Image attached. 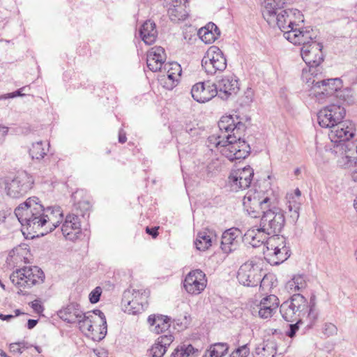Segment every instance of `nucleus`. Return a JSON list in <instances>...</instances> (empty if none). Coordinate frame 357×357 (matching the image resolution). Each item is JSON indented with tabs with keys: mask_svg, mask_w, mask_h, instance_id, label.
Wrapping results in <instances>:
<instances>
[{
	"mask_svg": "<svg viewBox=\"0 0 357 357\" xmlns=\"http://www.w3.org/2000/svg\"><path fill=\"white\" fill-rule=\"evenodd\" d=\"M277 310L259 304L257 309H254L253 313H257L258 316L261 319H270L276 312Z\"/></svg>",
	"mask_w": 357,
	"mask_h": 357,
	"instance_id": "nucleus-41",
	"label": "nucleus"
},
{
	"mask_svg": "<svg viewBox=\"0 0 357 357\" xmlns=\"http://www.w3.org/2000/svg\"><path fill=\"white\" fill-rule=\"evenodd\" d=\"M83 193V190H77L73 193L72 199H73L74 204L77 209L80 208L83 209L84 211H87L91 206L90 202L86 200H80L78 199V197L82 196Z\"/></svg>",
	"mask_w": 357,
	"mask_h": 357,
	"instance_id": "nucleus-42",
	"label": "nucleus"
},
{
	"mask_svg": "<svg viewBox=\"0 0 357 357\" xmlns=\"http://www.w3.org/2000/svg\"><path fill=\"white\" fill-rule=\"evenodd\" d=\"M21 344H24V342L11 343L10 344V352L18 353L20 354H22L23 351L21 350Z\"/></svg>",
	"mask_w": 357,
	"mask_h": 357,
	"instance_id": "nucleus-57",
	"label": "nucleus"
},
{
	"mask_svg": "<svg viewBox=\"0 0 357 357\" xmlns=\"http://www.w3.org/2000/svg\"><path fill=\"white\" fill-rule=\"evenodd\" d=\"M295 321V324H291L289 325V329L286 332V335L289 337H293L295 336L296 332L299 328L298 325L303 323L302 319H297Z\"/></svg>",
	"mask_w": 357,
	"mask_h": 357,
	"instance_id": "nucleus-50",
	"label": "nucleus"
},
{
	"mask_svg": "<svg viewBox=\"0 0 357 357\" xmlns=\"http://www.w3.org/2000/svg\"><path fill=\"white\" fill-rule=\"evenodd\" d=\"M158 227H155L150 228L149 227H146V232L151 235L153 238H155L158 236Z\"/></svg>",
	"mask_w": 357,
	"mask_h": 357,
	"instance_id": "nucleus-60",
	"label": "nucleus"
},
{
	"mask_svg": "<svg viewBox=\"0 0 357 357\" xmlns=\"http://www.w3.org/2000/svg\"><path fill=\"white\" fill-rule=\"evenodd\" d=\"M166 60V54L163 47L155 46L147 53L146 63L153 72L160 71Z\"/></svg>",
	"mask_w": 357,
	"mask_h": 357,
	"instance_id": "nucleus-22",
	"label": "nucleus"
},
{
	"mask_svg": "<svg viewBox=\"0 0 357 357\" xmlns=\"http://www.w3.org/2000/svg\"><path fill=\"white\" fill-rule=\"evenodd\" d=\"M289 209L291 212L290 220L292 223H295L298 220V217H299V213H298L299 206H296V205H294L292 206L290 204L289 206Z\"/></svg>",
	"mask_w": 357,
	"mask_h": 357,
	"instance_id": "nucleus-55",
	"label": "nucleus"
},
{
	"mask_svg": "<svg viewBox=\"0 0 357 357\" xmlns=\"http://www.w3.org/2000/svg\"><path fill=\"white\" fill-rule=\"evenodd\" d=\"M102 294V289L100 287H96L89 296V301L91 303L95 304L100 301V298Z\"/></svg>",
	"mask_w": 357,
	"mask_h": 357,
	"instance_id": "nucleus-49",
	"label": "nucleus"
},
{
	"mask_svg": "<svg viewBox=\"0 0 357 357\" xmlns=\"http://www.w3.org/2000/svg\"><path fill=\"white\" fill-rule=\"evenodd\" d=\"M173 340L174 337L172 335H165L158 337L157 342H159L160 344H162V346H164V348L167 349V347H169L170 344L173 342Z\"/></svg>",
	"mask_w": 357,
	"mask_h": 357,
	"instance_id": "nucleus-53",
	"label": "nucleus"
},
{
	"mask_svg": "<svg viewBox=\"0 0 357 357\" xmlns=\"http://www.w3.org/2000/svg\"><path fill=\"white\" fill-rule=\"evenodd\" d=\"M198 35L203 42L210 44L218 39L220 31L214 23L209 22L199 30Z\"/></svg>",
	"mask_w": 357,
	"mask_h": 357,
	"instance_id": "nucleus-31",
	"label": "nucleus"
},
{
	"mask_svg": "<svg viewBox=\"0 0 357 357\" xmlns=\"http://www.w3.org/2000/svg\"><path fill=\"white\" fill-rule=\"evenodd\" d=\"M250 349L247 344L243 345L237 348L229 356V357H248Z\"/></svg>",
	"mask_w": 357,
	"mask_h": 357,
	"instance_id": "nucleus-47",
	"label": "nucleus"
},
{
	"mask_svg": "<svg viewBox=\"0 0 357 357\" xmlns=\"http://www.w3.org/2000/svg\"><path fill=\"white\" fill-rule=\"evenodd\" d=\"M303 82L311 91L310 96H315L319 100L332 96L346 100V96L350 93L348 88L342 89V82L340 78L324 79L322 74L310 77L304 74Z\"/></svg>",
	"mask_w": 357,
	"mask_h": 357,
	"instance_id": "nucleus-3",
	"label": "nucleus"
},
{
	"mask_svg": "<svg viewBox=\"0 0 357 357\" xmlns=\"http://www.w3.org/2000/svg\"><path fill=\"white\" fill-rule=\"evenodd\" d=\"M148 296V293L145 290L132 289L131 291V297L133 299H137V302L142 303V304H144L146 306H147Z\"/></svg>",
	"mask_w": 357,
	"mask_h": 357,
	"instance_id": "nucleus-46",
	"label": "nucleus"
},
{
	"mask_svg": "<svg viewBox=\"0 0 357 357\" xmlns=\"http://www.w3.org/2000/svg\"><path fill=\"white\" fill-rule=\"evenodd\" d=\"M254 176V170L250 166L232 172L229 181L233 190H245L250 186Z\"/></svg>",
	"mask_w": 357,
	"mask_h": 357,
	"instance_id": "nucleus-17",
	"label": "nucleus"
},
{
	"mask_svg": "<svg viewBox=\"0 0 357 357\" xmlns=\"http://www.w3.org/2000/svg\"><path fill=\"white\" fill-rule=\"evenodd\" d=\"M318 311L316 308V297L312 296L310 298V303H308L307 311L305 314L307 318L309 319L308 326H312L318 318Z\"/></svg>",
	"mask_w": 357,
	"mask_h": 357,
	"instance_id": "nucleus-39",
	"label": "nucleus"
},
{
	"mask_svg": "<svg viewBox=\"0 0 357 357\" xmlns=\"http://www.w3.org/2000/svg\"><path fill=\"white\" fill-rule=\"evenodd\" d=\"M77 322L82 332L94 341L102 340L107 334V326H102L100 324H99L100 332L98 333H94L93 324H96L98 321L96 320V317L90 312L84 313L82 317L79 319Z\"/></svg>",
	"mask_w": 357,
	"mask_h": 357,
	"instance_id": "nucleus-14",
	"label": "nucleus"
},
{
	"mask_svg": "<svg viewBox=\"0 0 357 357\" xmlns=\"http://www.w3.org/2000/svg\"><path fill=\"white\" fill-rule=\"evenodd\" d=\"M170 66H172V67L167 70V77L174 81L176 75L180 76L181 74V66L176 62L169 64L166 63L165 64V70L167 69V66L169 67Z\"/></svg>",
	"mask_w": 357,
	"mask_h": 357,
	"instance_id": "nucleus-43",
	"label": "nucleus"
},
{
	"mask_svg": "<svg viewBox=\"0 0 357 357\" xmlns=\"http://www.w3.org/2000/svg\"><path fill=\"white\" fill-rule=\"evenodd\" d=\"M259 304L263 305H267V307H268L278 310V308L279 307L280 301H279L278 298L276 296H275L273 294H271V295H268V296L263 298L261 300Z\"/></svg>",
	"mask_w": 357,
	"mask_h": 357,
	"instance_id": "nucleus-44",
	"label": "nucleus"
},
{
	"mask_svg": "<svg viewBox=\"0 0 357 357\" xmlns=\"http://www.w3.org/2000/svg\"><path fill=\"white\" fill-rule=\"evenodd\" d=\"M354 124L350 121H340L333 127L328 134L329 138L334 144L351 142L349 139L354 136Z\"/></svg>",
	"mask_w": 357,
	"mask_h": 357,
	"instance_id": "nucleus-16",
	"label": "nucleus"
},
{
	"mask_svg": "<svg viewBox=\"0 0 357 357\" xmlns=\"http://www.w3.org/2000/svg\"><path fill=\"white\" fill-rule=\"evenodd\" d=\"M294 0H264V8L262 10V15L264 20H269L273 22V13L282 10V8L284 4L289 3Z\"/></svg>",
	"mask_w": 357,
	"mask_h": 357,
	"instance_id": "nucleus-27",
	"label": "nucleus"
},
{
	"mask_svg": "<svg viewBox=\"0 0 357 357\" xmlns=\"http://www.w3.org/2000/svg\"><path fill=\"white\" fill-rule=\"evenodd\" d=\"M206 283L205 273L200 269H196L185 276L183 287L188 294L198 295L204 290Z\"/></svg>",
	"mask_w": 357,
	"mask_h": 357,
	"instance_id": "nucleus-15",
	"label": "nucleus"
},
{
	"mask_svg": "<svg viewBox=\"0 0 357 357\" xmlns=\"http://www.w3.org/2000/svg\"><path fill=\"white\" fill-rule=\"evenodd\" d=\"M139 35L146 45H152L158 37L155 24L151 20H146L139 29Z\"/></svg>",
	"mask_w": 357,
	"mask_h": 357,
	"instance_id": "nucleus-30",
	"label": "nucleus"
},
{
	"mask_svg": "<svg viewBox=\"0 0 357 357\" xmlns=\"http://www.w3.org/2000/svg\"><path fill=\"white\" fill-rule=\"evenodd\" d=\"M201 351L192 344H183L172 352L171 357H198Z\"/></svg>",
	"mask_w": 357,
	"mask_h": 357,
	"instance_id": "nucleus-37",
	"label": "nucleus"
},
{
	"mask_svg": "<svg viewBox=\"0 0 357 357\" xmlns=\"http://www.w3.org/2000/svg\"><path fill=\"white\" fill-rule=\"evenodd\" d=\"M170 7L168 8V13L171 17H174V20H184L188 13L185 10V3L182 4L181 0H170Z\"/></svg>",
	"mask_w": 357,
	"mask_h": 357,
	"instance_id": "nucleus-34",
	"label": "nucleus"
},
{
	"mask_svg": "<svg viewBox=\"0 0 357 357\" xmlns=\"http://www.w3.org/2000/svg\"><path fill=\"white\" fill-rule=\"evenodd\" d=\"M350 174L353 181L357 182V161L350 170Z\"/></svg>",
	"mask_w": 357,
	"mask_h": 357,
	"instance_id": "nucleus-63",
	"label": "nucleus"
},
{
	"mask_svg": "<svg viewBox=\"0 0 357 357\" xmlns=\"http://www.w3.org/2000/svg\"><path fill=\"white\" fill-rule=\"evenodd\" d=\"M49 144H45L42 141L32 144L29 149V155L32 159L40 160L46 155L48 151Z\"/></svg>",
	"mask_w": 357,
	"mask_h": 357,
	"instance_id": "nucleus-38",
	"label": "nucleus"
},
{
	"mask_svg": "<svg viewBox=\"0 0 357 357\" xmlns=\"http://www.w3.org/2000/svg\"><path fill=\"white\" fill-rule=\"evenodd\" d=\"M345 109L338 105H330L319 110L317 121L319 126L325 128H332L345 116Z\"/></svg>",
	"mask_w": 357,
	"mask_h": 357,
	"instance_id": "nucleus-13",
	"label": "nucleus"
},
{
	"mask_svg": "<svg viewBox=\"0 0 357 357\" xmlns=\"http://www.w3.org/2000/svg\"><path fill=\"white\" fill-rule=\"evenodd\" d=\"M213 233L208 230L198 232L195 245L196 248L200 251H205L212 245Z\"/></svg>",
	"mask_w": 357,
	"mask_h": 357,
	"instance_id": "nucleus-35",
	"label": "nucleus"
},
{
	"mask_svg": "<svg viewBox=\"0 0 357 357\" xmlns=\"http://www.w3.org/2000/svg\"><path fill=\"white\" fill-rule=\"evenodd\" d=\"M268 234L264 233L260 229V227L256 229H252L247 231L243 234V241L250 244L253 248H259L264 245L263 250H266L267 242L270 238H268Z\"/></svg>",
	"mask_w": 357,
	"mask_h": 357,
	"instance_id": "nucleus-25",
	"label": "nucleus"
},
{
	"mask_svg": "<svg viewBox=\"0 0 357 357\" xmlns=\"http://www.w3.org/2000/svg\"><path fill=\"white\" fill-rule=\"evenodd\" d=\"M26 87H22L19 89H17V91H14V92H12V93H6V94H3V95H1L0 96V100H5V99H8V98H15L17 96H24V93H22V91H24Z\"/></svg>",
	"mask_w": 357,
	"mask_h": 357,
	"instance_id": "nucleus-54",
	"label": "nucleus"
},
{
	"mask_svg": "<svg viewBox=\"0 0 357 357\" xmlns=\"http://www.w3.org/2000/svg\"><path fill=\"white\" fill-rule=\"evenodd\" d=\"M275 342L273 340H268L257 346L253 354V357H275Z\"/></svg>",
	"mask_w": 357,
	"mask_h": 357,
	"instance_id": "nucleus-33",
	"label": "nucleus"
},
{
	"mask_svg": "<svg viewBox=\"0 0 357 357\" xmlns=\"http://www.w3.org/2000/svg\"><path fill=\"white\" fill-rule=\"evenodd\" d=\"M337 328L335 325L332 323H326L323 327V333L327 337H330L337 334Z\"/></svg>",
	"mask_w": 357,
	"mask_h": 357,
	"instance_id": "nucleus-48",
	"label": "nucleus"
},
{
	"mask_svg": "<svg viewBox=\"0 0 357 357\" xmlns=\"http://www.w3.org/2000/svg\"><path fill=\"white\" fill-rule=\"evenodd\" d=\"M31 307L33 310L38 313L42 312L43 310V305L40 303L38 300H35L31 303Z\"/></svg>",
	"mask_w": 357,
	"mask_h": 357,
	"instance_id": "nucleus-59",
	"label": "nucleus"
},
{
	"mask_svg": "<svg viewBox=\"0 0 357 357\" xmlns=\"http://www.w3.org/2000/svg\"><path fill=\"white\" fill-rule=\"evenodd\" d=\"M170 320V317L162 314H151L148 317V322L152 327L151 330L157 334L169 329Z\"/></svg>",
	"mask_w": 357,
	"mask_h": 357,
	"instance_id": "nucleus-28",
	"label": "nucleus"
},
{
	"mask_svg": "<svg viewBox=\"0 0 357 357\" xmlns=\"http://www.w3.org/2000/svg\"><path fill=\"white\" fill-rule=\"evenodd\" d=\"M236 120L238 117L236 116ZM232 135L227 134L231 137V144L225 151V156L229 160L245 159L250 153L251 149L250 145L242 139V134L245 130V125L240 121H234V126L232 127Z\"/></svg>",
	"mask_w": 357,
	"mask_h": 357,
	"instance_id": "nucleus-5",
	"label": "nucleus"
},
{
	"mask_svg": "<svg viewBox=\"0 0 357 357\" xmlns=\"http://www.w3.org/2000/svg\"><path fill=\"white\" fill-rule=\"evenodd\" d=\"M345 147L347 148V146ZM347 147L349 151H351L357 157V140L353 142H348Z\"/></svg>",
	"mask_w": 357,
	"mask_h": 357,
	"instance_id": "nucleus-61",
	"label": "nucleus"
},
{
	"mask_svg": "<svg viewBox=\"0 0 357 357\" xmlns=\"http://www.w3.org/2000/svg\"><path fill=\"white\" fill-rule=\"evenodd\" d=\"M244 209L252 218H260V229L278 237L285 223L284 211L275 205L272 190H250L243 199Z\"/></svg>",
	"mask_w": 357,
	"mask_h": 357,
	"instance_id": "nucleus-1",
	"label": "nucleus"
},
{
	"mask_svg": "<svg viewBox=\"0 0 357 357\" xmlns=\"http://www.w3.org/2000/svg\"><path fill=\"white\" fill-rule=\"evenodd\" d=\"M261 269L253 261H247L242 264L237 273V279L240 284L247 287H255L264 280Z\"/></svg>",
	"mask_w": 357,
	"mask_h": 357,
	"instance_id": "nucleus-12",
	"label": "nucleus"
},
{
	"mask_svg": "<svg viewBox=\"0 0 357 357\" xmlns=\"http://www.w3.org/2000/svg\"><path fill=\"white\" fill-rule=\"evenodd\" d=\"M59 317L68 323H75L84 315L79 305L76 303H71L66 307L58 312Z\"/></svg>",
	"mask_w": 357,
	"mask_h": 357,
	"instance_id": "nucleus-26",
	"label": "nucleus"
},
{
	"mask_svg": "<svg viewBox=\"0 0 357 357\" xmlns=\"http://www.w3.org/2000/svg\"><path fill=\"white\" fill-rule=\"evenodd\" d=\"M219 162L218 160H213L211 163L207 165L208 173H213L214 170H218L219 167Z\"/></svg>",
	"mask_w": 357,
	"mask_h": 357,
	"instance_id": "nucleus-58",
	"label": "nucleus"
},
{
	"mask_svg": "<svg viewBox=\"0 0 357 357\" xmlns=\"http://www.w3.org/2000/svg\"><path fill=\"white\" fill-rule=\"evenodd\" d=\"M218 96L222 100H227L229 96L236 93L239 90L238 79L234 75H228L219 79L215 84Z\"/></svg>",
	"mask_w": 357,
	"mask_h": 357,
	"instance_id": "nucleus-21",
	"label": "nucleus"
},
{
	"mask_svg": "<svg viewBox=\"0 0 357 357\" xmlns=\"http://www.w3.org/2000/svg\"><path fill=\"white\" fill-rule=\"evenodd\" d=\"M308 303L301 294H294L290 299L284 301L280 307L282 318L288 322L303 319L307 311Z\"/></svg>",
	"mask_w": 357,
	"mask_h": 357,
	"instance_id": "nucleus-7",
	"label": "nucleus"
},
{
	"mask_svg": "<svg viewBox=\"0 0 357 357\" xmlns=\"http://www.w3.org/2000/svg\"><path fill=\"white\" fill-rule=\"evenodd\" d=\"M7 195L13 198L25 195L32 188L33 179L26 172H19L12 180L5 181Z\"/></svg>",
	"mask_w": 357,
	"mask_h": 357,
	"instance_id": "nucleus-9",
	"label": "nucleus"
},
{
	"mask_svg": "<svg viewBox=\"0 0 357 357\" xmlns=\"http://www.w3.org/2000/svg\"><path fill=\"white\" fill-rule=\"evenodd\" d=\"M274 16L273 22L269 20H265L270 26H275V25L284 33V34L289 31L291 28H295L298 26L297 22H303L301 19L303 15L297 9H286L282 10L278 12L273 13Z\"/></svg>",
	"mask_w": 357,
	"mask_h": 357,
	"instance_id": "nucleus-11",
	"label": "nucleus"
},
{
	"mask_svg": "<svg viewBox=\"0 0 357 357\" xmlns=\"http://www.w3.org/2000/svg\"><path fill=\"white\" fill-rule=\"evenodd\" d=\"M167 349L164 348L162 344L156 342L149 350V356L151 357H162Z\"/></svg>",
	"mask_w": 357,
	"mask_h": 357,
	"instance_id": "nucleus-45",
	"label": "nucleus"
},
{
	"mask_svg": "<svg viewBox=\"0 0 357 357\" xmlns=\"http://www.w3.org/2000/svg\"><path fill=\"white\" fill-rule=\"evenodd\" d=\"M296 283V290H301L306 287L307 283L303 275H296L294 276Z\"/></svg>",
	"mask_w": 357,
	"mask_h": 357,
	"instance_id": "nucleus-51",
	"label": "nucleus"
},
{
	"mask_svg": "<svg viewBox=\"0 0 357 357\" xmlns=\"http://www.w3.org/2000/svg\"><path fill=\"white\" fill-rule=\"evenodd\" d=\"M45 280V274L41 268L38 266H25L17 269L10 275L12 284L19 289L18 294L25 295L26 289H30L33 286L42 284Z\"/></svg>",
	"mask_w": 357,
	"mask_h": 357,
	"instance_id": "nucleus-4",
	"label": "nucleus"
},
{
	"mask_svg": "<svg viewBox=\"0 0 357 357\" xmlns=\"http://www.w3.org/2000/svg\"><path fill=\"white\" fill-rule=\"evenodd\" d=\"M285 288L289 291H297L296 290V283L294 278L286 284Z\"/></svg>",
	"mask_w": 357,
	"mask_h": 357,
	"instance_id": "nucleus-62",
	"label": "nucleus"
},
{
	"mask_svg": "<svg viewBox=\"0 0 357 357\" xmlns=\"http://www.w3.org/2000/svg\"><path fill=\"white\" fill-rule=\"evenodd\" d=\"M122 303L124 304L125 312L130 314H136L144 311L147 306L137 302V299L131 297V291L127 290L123 292Z\"/></svg>",
	"mask_w": 357,
	"mask_h": 357,
	"instance_id": "nucleus-29",
	"label": "nucleus"
},
{
	"mask_svg": "<svg viewBox=\"0 0 357 357\" xmlns=\"http://www.w3.org/2000/svg\"><path fill=\"white\" fill-rule=\"evenodd\" d=\"M80 222L78 215L69 214L66 216L61 227V231L66 238L74 240L80 233Z\"/></svg>",
	"mask_w": 357,
	"mask_h": 357,
	"instance_id": "nucleus-24",
	"label": "nucleus"
},
{
	"mask_svg": "<svg viewBox=\"0 0 357 357\" xmlns=\"http://www.w3.org/2000/svg\"><path fill=\"white\" fill-rule=\"evenodd\" d=\"M202 67L207 75H213L222 72L227 68V59L222 50L216 47H211L202 60Z\"/></svg>",
	"mask_w": 357,
	"mask_h": 357,
	"instance_id": "nucleus-10",
	"label": "nucleus"
},
{
	"mask_svg": "<svg viewBox=\"0 0 357 357\" xmlns=\"http://www.w3.org/2000/svg\"><path fill=\"white\" fill-rule=\"evenodd\" d=\"M91 314L93 315V317H96V320L97 319H99V324H100L102 326H107V321L106 317L104 314V313L100 310H94L93 312H90Z\"/></svg>",
	"mask_w": 357,
	"mask_h": 357,
	"instance_id": "nucleus-52",
	"label": "nucleus"
},
{
	"mask_svg": "<svg viewBox=\"0 0 357 357\" xmlns=\"http://www.w3.org/2000/svg\"><path fill=\"white\" fill-rule=\"evenodd\" d=\"M234 118L233 116H222L218 122V127L220 130L222 132L225 131V134H229V132H232V127L234 126Z\"/></svg>",
	"mask_w": 357,
	"mask_h": 357,
	"instance_id": "nucleus-40",
	"label": "nucleus"
},
{
	"mask_svg": "<svg viewBox=\"0 0 357 357\" xmlns=\"http://www.w3.org/2000/svg\"><path fill=\"white\" fill-rule=\"evenodd\" d=\"M253 91L252 90V89H248L243 97V103H244L245 105H250L253 100Z\"/></svg>",
	"mask_w": 357,
	"mask_h": 357,
	"instance_id": "nucleus-56",
	"label": "nucleus"
},
{
	"mask_svg": "<svg viewBox=\"0 0 357 357\" xmlns=\"http://www.w3.org/2000/svg\"><path fill=\"white\" fill-rule=\"evenodd\" d=\"M263 252L264 258L271 265H279L290 256V249L283 236L271 237Z\"/></svg>",
	"mask_w": 357,
	"mask_h": 357,
	"instance_id": "nucleus-8",
	"label": "nucleus"
},
{
	"mask_svg": "<svg viewBox=\"0 0 357 357\" xmlns=\"http://www.w3.org/2000/svg\"><path fill=\"white\" fill-rule=\"evenodd\" d=\"M231 142H233V140L231 139V137H229L227 134H215L208 137L207 146L211 150H213V148H224L222 151V154L225 155V151L227 148L229 147V145L231 144Z\"/></svg>",
	"mask_w": 357,
	"mask_h": 357,
	"instance_id": "nucleus-32",
	"label": "nucleus"
},
{
	"mask_svg": "<svg viewBox=\"0 0 357 357\" xmlns=\"http://www.w3.org/2000/svg\"><path fill=\"white\" fill-rule=\"evenodd\" d=\"M8 128L5 126H0V143L3 141L4 137L7 135Z\"/></svg>",
	"mask_w": 357,
	"mask_h": 357,
	"instance_id": "nucleus-64",
	"label": "nucleus"
},
{
	"mask_svg": "<svg viewBox=\"0 0 357 357\" xmlns=\"http://www.w3.org/2000/svg\"><path fill=\"white\" fill-rule=\"evenodd\" d=\"M215 84L201 82L194 84L191 89L192 97L198 102H206L218 96Z\"/></svg>",
	"mask_w": 357,
	"mask_h": 357,
	"instance_id": "nucleus-19",
	"label": "nucleus"
},
{
	"mask_svg": "<svg viewBox=\"0 0 357 357\" xmlns=\"http://www.w3.org/2000/svg\"><path fill=\"white\" fill-rule=\"evenodd\" d=\"M322 49L323 45L317 41H312L310 45L302 46L301 54L303 61L309 67L308 73L303 71V79L304 74L309 75V77L321 75L322 67L320 66V64L324 61Z\"/></svg>",
	"mask_w": 357,
	"mask_h": 357,
	"instance_id": "nucleus-6",
	"label": "nucleus"
},
{
	"mask_svg": "<svg viewBox=\"0 0 357 357\" xmlns=\"http://www.w3.org/2000/svg\"><path fill=\"white\" fill-rule=\"evenodd\" d=\"M15 214L22 226L38 236L52 231L63 218L60 206L45 208L36 197H30L19 205L15 209Z\"/></svg>",
	"mask_w": 357,
	"mask_h": 357,
	"instance_id": "nucleus-2",
	"label": "nucleus"
},
{
	"mask_svg": "<svg viewBox=\"0 0 357 357\" xmlns=\"http://www.w3.org/2000/svg\"><path fill=\"white\" fill-rule=\"evenodd\" d=\"M311 31L308 29L303 30L300 28H291L289 31L284 33V38L294 45H310L313 40V36Z\"/></svg>",
	"mask_w": 357,
	"mask_h": 357,
	"instance_id": "nucleus-23",
	"label": "nucleus"
},
{
	"mask_svg": "<svg viewBox=\"0 0 357 357\" xmlns=\"http://www.w3.org/2000/svg\"><path fill=\"white\" fill-rule=\"evenodd\" d=\"M348 143L340 142L333 145L331 148V151L335 155L340 156L337 160V164L340 167L344 169H349L350 170L356 162V156L351 151H349L347 146Z\"/></svg>",
	"mask_w": 357,
	"mask_h": 357,
	"instance_id": "nucleus-20",
	"label": "nucleus"
},
{
	"mask_svg": "<svg viewBox=\"0 0 357 357\" xmlns=\"http://www.w3.org/2000/svg\"><path fill=\"white\" fill-rule=\"evenodd\" d=\"M229 345L224 342L211 344L202 357H224L228 353Z\"/></svg>",
	"mask_w": 357,
	"mask_h": 357,
	"instance_id": "nucleus-36",
	"label": "nucleus"
},
{
	"mask_svg": "<svg viewBox=\"0 0 357 357\" xmlns=\"http://www.w3.org/2000/svg\"><path fill=\"white\" fill-rule=\"evenodd\" d=\"M242 240L243 235L241 230L231 227L222 233L220 248L224 253L229 254L239 247Z\"/></svg>",
	"mask_w": 357,
	"mask_h": 357,
	"instance_id": "nucleus-18",
	"label": "nucleus"
}]
</instances>
